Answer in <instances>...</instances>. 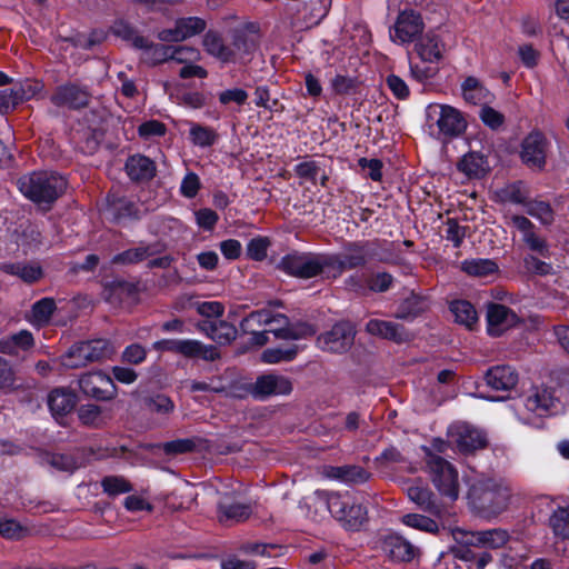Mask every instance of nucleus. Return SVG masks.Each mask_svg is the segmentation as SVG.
Masks as SVG:
<instances>
[{
	"label": "nucleus",
	"instance_id": "54",
	"mask_svg": "<svg viewBox=\"0 0 569 569\" xmlns=\"http://www.w3.org/2000/svg\"><path fill=\"white\" fill-rule=\"evenodd\" d=\"M46 461L60 471L73 472L78 468V462L73 456L67 453L47 455Z\"/></svg>",
	"mask_w": 569,
	"mask_h": 569
},
{
	"label": "nucleus",
	"instance_id": "13",
	"mask_svg": "<svg viewBox=\"0 0 569 569\" xmlns=\"http://www.w3.org/2000/svg\"><path fill=\"white\" fill-rule=\"evenodd\" d=\"M355 331L349 322H338L329 331L317 338L318 347L328 352L343 353L350 349Z\"/></svg>",
	"mask_w": 569,
	"mask_h": 569
},
{
	"label": "nucleus",
	"instance_id": "44",
	"mask_svg": "<svg viewBox=\"0 0 569 569\" xmlns=\"http://www.w3.org/2000/svg\"><path fill=\"white\" fill-rule=\"evenodd\" d=\"M299 352V347L297 345H290L288 347H276L266 349L261 359L266 363H279V362H288L293 360Z\"/></svg>",
	"mask_w": 569,
	"mask_h": 569
},
{
	"label": "nucleus",
	"instance_id": "31",
	"mask_svg": "<svg viewBox=\"0 0 569 569\" xmlns=\"http://www.w3.org/2000/svg\"><path fill=\"white\" fill-rule=\"evenodd\" d=\"M553 401L549 390L536 388L525 398L523 405L528 411L543 416L553 407Z\"/></svg>",
	"mask_w": 569,
	"mask_h": 569
},
{
	"label": "nucleus",
	"instance_id": "57",
	"mask_svg": "<svg viewBox=\"0 0 569 569\" xmlns=\"http://www.w3.org/2000/svg\"><path fill=\"white\" fill-rule=\"evenodd\" d=\"M147 358V350L139 343H132L124 348L121 359L130 365H140Z\"/></svg>",
	"mask_w": 569,
	"mask_h": 569
},
{
	"label": "nucleus",
	"instance_id": "3",
	"mask_svg": "<svg viewBox=\"0 0 569 569\" xmlns=\"http://www.w3.org/2000/svg\"><path fill=\"white\" fill-rule=\"evenodd\" d=\"M18 187L33 202L52 203L64 192L67 181L56 172L40 171L21 177Z\"/></svg>",
	"mask_w": 569,
	"mask_h": 569
},
{
	"label": "nucleus",
	"instance_id": "48",
	"mask_svg": "<svg viewBox=\"0 0 569 569\" xmlns=\"http://www.w3.org/2000/svg\"><path fill=\"white\" fill-rule=\"evenodd\" d=\"M526 211L529 216L538 219L542 224H551L555 219L551 206L542 200H532L526 203Z\"/></svg>",
	"mask_w": 569,
	"mask_h": 569
},
{
	"label": "nucleus",
	"instance_id": "5",
	"mask_svg": "<svg viewBox=\"0 0 569 569\" xmlns=\"http://www.w3.org/2000/svg\"><path fill=\"white\" fill-rule=\"evenodd\" d=\"M329 253H290L284 256L279 262V268L286 273L301 278L310 279L322 276L326 279L332 278Z\"/></svg>",
	"mask_w": 569,
	"mask_h": 569
},
{
	"label": "nucleus",
	"instance_id": "40",
	"mask_svg": "<svg viewBox=\"0 0 569 569\" xmlns=\"http://www.w3.org/2000/svg\"><path fill=\"white\" fill-rule=\"evenodd\" d=\"M143 407L151 413L169 417L174 411V402L163 393H157L143 398Z\"/></svg>",
	"mask_w": 569,
	"mask_h": 569
},
{
	"label": "nucleus",
	"instance_id": "27",
	"mask_svg": "<svg viewBox=\"0 0 569 569\" xmlns=\"http://www.w3.org/2000/svg\"><path fill=\"white\" fill-rule=\"evenodd\" d=\"M48 407L54 417H63L76 406V395L66 388H56L48 395Z\"/></svg>",
	"mask_w": 569,
	"mask_h": 569
},
{
	"label": "nucleus",
	"instance_id": "50",
	"mask_svg": "<svg viewBox=\"0 0 569 569\" xmlns=\"http://www.w3.org/2000/svg\"><path fill=\"white\" fill-rule=\"evenodd\" d=\"M360 82L355 77L337 74L331 80V88L336 94L348 96L358 91Z\"/></svg>",
	"mask_w": 569,
	"mask_h": 569
},
{
	"label": "nucleus",
	"instance_id": "60",
	"mask_svg": "<svg viewBox=\"0 0 569 569\" xmlns=\"http://www.w3.org/2000/svg\"><path fill=\"white\" fill-rule=\"evenodd\" d=\"M479 117L486 126L493 130L500 128L505 122L503 114L487 104L482 106Z\"/></svg>",
	"mask_w": 569,
	"mask_h": 569
},
{
	"label": "nucleus",
	"instance_id": "55",
	"mask_svg": "<svg viewBox=\"0 0 569 569\" xmlns=\"http://www.w3.org/2000/svg\"><path fill=\"white\" fill-rule=\"evenodd\" d=\"M22 100L21 90L6 89L0 92V113L13 110Z\"/></svg>",
	"mask_w": 569,
	"mask_h": 569
},
{
	"label": "nucleus",
	"instance_id": "38",
	"mask_svg": "<svg viewBox=\"0 0 569 569\" xmlns=\"http://www.w3.org/2000/svg\"><path fill=\"white\" fill-rule=\"evenodd\" d=\"M461 270L469 276L482 278L497 273L499 267L492 259L476 258L462 261Z\"/></svg>",
	"mask_w": 569,
	"mask_h": 569
},
{
	"label": "nucleus",
	"instance_id": "12",
	"mask_svg": "<svg viewBox=\"0 0 569 569\" xmlns=\"http://www.w3.org/2000/svg\"><path fill=\"white\" fill-rule=\"evenodd\" d=\"M79 388L88 397L111 400L117 396V386L103 371H91L80 376Z\"/></svg>",
	"mask_w": 569,
	"mask_h": 569
},
{
	"label": "nucleus",
	"instance_id": "6",
	"mask_svg": "<svg viewBox=\"0 0 569 569\" xmlns=\"http://www.w3.org/2000/svg\"><path fill=\"white\" fill-rule=\"evenodd\" d=\"M426 465L431 481L440 495L455 501L459 497V476L457 469L442 457L423 447Z\"/></svg>",
	"mask_w": 569,
	"mask_h": 569
},
{
	"label": "nucleus",
	"instance_id": "22",
	"mask_svg": "<svg viewBox=\"0 0 569 569\" xmlns=\"http://www.w3.org/2000/svg\"><path fill=\"white\" fill-rule=\"evenodd\" d=\"M322 476L348 485H361L370 479L371 473L358 465L325 466Z\"/></svg>",
	"mask_w": 569,
	"mask_h": 569
},
{
	"label": "nucleus",
	"instance_id": "9",
	"mask_svg": "<svg viewBox=\"0 0 569 569\" xmlns=\"http://www.w3.org/2000/svg\"><path fill=\"white\" fill-rule=\"evenodd\" d=\"M152 348L159 352H173L190 359L214 361L220 358L217 347L194 339H161L153 342Z\"/></svg>",
	"mask_w": 569,
	"mask_h": 569
},
{
	"label": "nucleus",
	"instance_id": "61",
	"mask_svg": "<svg viewBox=\"0 0 569 569\" xmlns=\"http://www.w3.org/2000/svg\"><path fill=\"white\" fill-rule=\"evenodd\" d=\"M200 187L201 183L198 174L188 172L181 181L180 192L183 197L192 199L197 196Z\"/></svg>",
	"mask_w": 569,
	"mask_h": 569
},
{
	"label": "nucleus",
	"instance_id": "23",
	"mask_svg": "<svg viewBox=\"0 0 569 569\" xmlns=\"http://www.w3.org/2000/svg\"><path fill=\"white\" fill-rule=\"evenodd\" d=\"M232 54L230 62H244L258 48V36L247 30H234L229 44Z\"/></svg>",
	"mask_w": 569,
	"mask_h": 569
},
{
	"label": "nucleus",
	"instance_id": "19",
	"mask_svg": "<svg viewBox=\"0 0 569 569\" xmlns=\"http://www.w3.org/2000/svg\"><path fill=\"white\" fill-rule=\"evenodd\" d=\"M451 437L456 447L462 453H471L487 446L483 432L469 425L455 427Z\"/></svg>",
	"mask_w": 569,
	"mask_h": 569
},
{
	"label": "nucleus",
	"instance_id": "45",
	"mask_svg": "<svg viewBox=\"0 0 569 569\" xmlns=\"http://www.w3.org/2000/svg\"><path fill=\"white\" fill-rule=\"evenodd\" d=\"M270 332H273L277 338L280 339H301L311 337L317 332V328L310 323H297L292 328H286L282 326L278 329H271Z\"/></svg>",
	"mask_w": 569,
	"mask_h": 569
},
{
	"label": "nucleus",
	"instance_id": "16",
	"mask_svg": "<svg viewBox=\"0 0 569 569\" xmlns=\"http://www.w3.org/2000/svg\"><path fill=\"white\" fill-rule=\"evenodd\" d=\"M519 322L517 313L503 305L490 303L487 308V330L491 337H500Z\"/></svg>",
	"mask_w": 569,
	"mask_h": 569
},
{
	"label": "nucleus",
	"instance_id": "39",
	"mask_svg": "<svg viewBox=\"0 0 569 569\" xmlns=\"http://www.w3.org/2000/svg\"><path fill=\"white\" fill-rule=\"evenodd\" d=\"M458 169L469 178H480L486 173L487 161L479 152H469L459 161Z\"/></svg>",
	"mask_w": 569,
	"mask_h": 569
},
{
	"label": "nucleus",
	"instance_id": "15",
	"mask_svg": "<svg viewBox=\"0 0 569 569\" xmlns=\"http://www.w3.org/2000/svg\"><path fill=\"white\" fill-rule=\"evenodd\" d=\"M383 553L393 562H410L419 550L409 540L398 533H388L381 538Z\"/></svg>",
	"mask_w": 569,
	"mask_h": 569
},
{
	"label": "nucleus",
	"instance_id": "58",
	"mask_svg": "<svg viewBox=\"0 0 569 569\" xmlns=\"http://www.w3.org/2000/svg\"><path fill=\"white\" fill-rule=\"evenodd\" d=\"M247 99H248L247 91L243 89H240V88L228 89V90L221 91L218 94V100L223 106H228L230 103H236L238 106H242L246 103Z\"/></svg>",
	"mask_w": 569,
	"mask_h": 569
},
{
	"label": "nucleus",
	"instance_id": "8",
	"mask_svg": "<svg viewBox=\"0 0 569 569\" xmlns=\"http://www.w3.org/2000/svg\"><path fill=\"white\" fill-rule=\"evenodd\" d=\"M377 254L376 243L372 241H355L346 244L340 254H330L332 279L338 278L346 269H356L366 266Z\"/></svg>",
	"mask_w": 569,
	"mask_h": 569
},
{
	"label": "nucleus",
	"instance_id": "7",
	"mask_svg": "<svg viewBox=\"0 0 569 569\" xmlns=\"http://www.w3.org/2000/svg\"><path fill=\"white\" fill-rule=\"evenodd\" d=\"M426 121L430 133L438 138L457 137L466 129V120L460 111L447 104H429Z\"/></svg>",
	"mask_w": 569,
	"mask_h": 569
},
{
	"label": "nucleus",
	"instance_id": "37",
	"mask_svg": "<svg viewBox=\"0 0 569 569\" xmlns=\"http://www.w3.org/2000/svg\"><path fill=\"white\" fill-rule=\"evenodd\" d=\"M0 270L12 276H17L26 282L32 283L42 277V269L38 264L1 263Z\"/></svg>",
	"mask_w": 569,
	"mask_h": 569
},
{
	"label": "nucleus",
	"instance_id": "51",
	"mask_svg": "<svg viewBox=\"0 0 569 569\" xmlns=\"http://www.w3.org/2000/svg\"><path fill=\"white\" fill-rule=\"evenodd\" d=\"M103 491L109 496H117L127 493L132 490L131 483L123 477L120 476H108L101 481Z\"/></svg>",
	"mask_w": 569,
	"mask_h": 569
},
{
	"label": "nucleus",
	"instance_id": "11",
	"mask_svg": "<svg viewBox=\"0 0 569 569\" xmlns=\"http://www.w3.org/2000/svg\"><path fill=\"white\" fill-rule=\"evenodd\" d=\"M425 29L422 17L412 9H406L399 12L392 28H390V39L398 44H407L417 40Z\"/></svg>",
	"mask_w": 569,
	"mask_h": 569
},
{
	"label": "nucleus",
	"instance_id": "24",
	"mask_svg": "<svg viewBox=\"0 0 569 569\" xmlns=\"http://www.w3.org/2000/svg\"><path fill=\"white\" fill-rule=\"evenodd\" d=\"M485 380L493 390L508 391L518 383V373L510 366H496L486 372Z\"/></svg>",
	"mask_w": 569,
	"mask_h": 569
},
{
	"label": "nucleus",
	"instance_id": "2",
	"mask_svg": "<svg viewBox=\"0 0 569 569\" xmlns=\"http://www.w3.org/2000/svg\"><path fill=\"white\" fill-rule=\"evenodd\" d=\"M315 495L319 500L326 502L331 516L345 529L357 531L367 521V509L349 493L317 490Z\"/></svg>",
	"mask_w": 569,
	"mask_h": 569
},
{
	"label": "nucleus",
	"instance_id": "25",
	"mask_svg": "<svg viewBox=\"0 0 569 569\" xmlns=\"http://www.w3.org/2000/svg\"><path fill=\"white\" fill-rule=\"evenodd\" d=\"M415 49L422 61L435 63L441 60L445 44L439 36L430 31L416 41Z\"/></svg>",
	"mask_w": 569,
	"mask_h": 569
},
{
	"label": "nucleus",
	"instance_id": "18",
	"mask_svg": "<svg viewBox=\"0 0 569 569\" xmlns=\"http://www.w3.org/2000/svg\"><path fill=\"white\" fill-rule=\"evenodd\" d=\"M251 513L250 505L237 501L228 495L222 496L217 506V518L220 523L227 526L243 522Z\"/></svg>",
	"mask_w": 569,
	"mask_h": 569
},
{
	"label": "nucleus",
	"instance_id": "26",
	"mask_svg": "<svg viewBox=\"0 0 569 569\" xmlns=\"http://www.w3.org/2000/svg\"><path fill=\"white\" fill-rule=\"evenodd\" d=\"M164 250L163 244L154 242L150 244H141L136 248H130L116 254L111 262L113 264H133L139 263L151 256L161 253Z\"/></svg>",
	"mask_w": 569,
	"mask_h": 569
},
{
	"label": "nucleus",
	"instance_id": "28",
	"mask_svg": "<svg viewBox=\"0 0 569 569\" xmlns=\"http://www.w3.org/2000/svg\"><path fill=\"white\" fill-rule=\"evenodd\" d=\"M126 171L131 180L148 181L156 174V164L146 156L134 154L128 158Z\"/></svg>",
	"mask_w": 569,
	"mask_h": 569
},
{
	"label": "nucleus",
	"instance_id": "43",
	"mask_svg": "<svg viewBox=\"0 0 569 569\" xmlns=\"http://www.w3.org/2000/svg\"><path fill=\"white\" fill-rule=\"evenodd\" d=\"M189 136L191 142L201 148L213 146L219 137L214 129L196 122L190 123Z\"/></svg>",
	"mask_w": 569,
	"mask_h": 569
},
{
	"label": "nucleus",
	"instance_id": "46",
	"mask_svg": "<svg viewBox=\"0 0 569 569\" xmlns=\"http://www.w3.org/2000/svg\"><path fill=\"white\" fill-rule=\"evenodd\" d=\"M78 418L82 425L93 428H100L107 422L101 408L92 403L82 405L78 410Z\"/></svg>",
	"mask_w": 569,
	"mask_h": 569
},
{
	"label": "nucleus",
	"instance_id": "52",
	"mask_svg": "<svg viewBox=\"0 0 569 569\" xmlns=\"http://www.w3.org/2000/svg\"><path fill=\"white\" fill-rule=\"evenodd\" d=\"M177 23L183 34V40L201 33L207 27L206 21L199 17L180 18Z\"/></svg>",
	"mask_w": 569,
	"mask_h": 569
},
{
	"label": "nucleus",
	"instance_id": "64",
	"mask_svg": "<svg viewBox=\"0 0 569 569\" xmlns=\"http://www.w3.org/2000/svg\"><path fill=\"white\" fill-rule=\"evenodd\" d=\"M526 269L535 274L547 276L552 271V266L546 261L540 260L536 256L528 254L523 259Z\"/></svg>",
	"mask_w": 569,
	"mask_h": 569
},
{
	"label": "nucleus",
	"instance_id": "41",
	"mask_svg": "<svg viewBox=\"0 0 569 569\" xmlns=\"http://www.w3.org/2000/svg\"><path fill=\"white\" fill-rule=\"evenodd\" d=\"M450 311L458 323L472 328L478 321V315L475 307L467 300H455L450 303Z\"/></svg>",
	"mask_w": 569,
	"mask_h": 569
},
{
	"label": "nucleus",
	"instance_id": "56",
	"mask_svg": "<svg viewBox=\"0 0 569 569\" xmlns=\"http://www.w3.org/2000/svg\"><path fill=\"white\" fill-rule=\"evenodd\" d=\"M393 283V277L388 272H378L367 279L369 290L373 292H386Z\"/></svg>",
	"mask_w": 569,
	"mask_h": 569
},
{
	"label": "nucleus",
	"instance_id": "29",
	"mask_svg": "<svg viewBox=\"0 0 569 569\" xmlns=\"http://www.w3.org/2000/svg\"><path fill=\"white\" fill-rule=\"evenodd\" d=\"M34 346V339L30 331L20 330L17 333L0 339V352L17 356L21 351H28Z\"/></svg>",
	"mask_w": 569,
	"mask_h": 569
},
{
	"label": "nucleus",
	"instance_id": "14",
	"mask_svg": "<svg viewBox=\"0 0 569 569\" xmlns=\"http://www.w3.org/2000/svg\"><path fill=\"white\" fill-rule=\"evenodd\" d=\"M91 99V94L86 87L73 82H68L56 88L50 100L57 107L69 109L86 108Z\"/></svg>",
	"mask_w": 569,
	"mask_h": 569
},
{
	"label": "nucleus",
	"instance_id": "34",
	"mask_svg": "<svg viewBox=\"0 0 569 569\" xmlns=\"http://www.w3.org/2000/svg\"><path fill=\"white\" fill-rule=\"evenodd\" d=\"M56 309V302L52 298H42L33 303L30 315L28 316V321L32 326L39 328L44 327L50 322Z\"/></svg>",
	"mask_w": 569,
	"mask_h": 569
},
{
	"label": "nucleus",
	"instance_id": "59",
	"mask_svg": "<svg viewBox=\"0 0 569 569\" xmlns=\"http://www.w3.org/2000/svg\"><path fill=\"white\" fill-rule=\"evenodd\" d=\"M269 240L267 238L251 239L247 246V254L249 258L261 261L267 257Z\"/></svg>",
	"mask_w": 569,
	"mask_h": 569
},
{
	"label": "nucleus",
	"instance_id": "42",
	"mask_svg": "<svg viewBox=\"0 0 569 569\" xmlns=\"http://www.w3.org/2000/svg\"><path fill=\"white\" fill-rule=\"evenodd\" d=\"M207 335L220 345L230 343L237 337V328L223 320L210 322Z\"/></svg>",
	"mask_w": 569,
	"mask_h": 569
},
{
	"label": "nucleus",
	"instance_id": "32",
	"mask_svg": "<svg viewBox=\"0 0 569 569\" xmlns=\"http://www.w3.org/2000/svg\"><path fill=\"white\" fill-rule=\"evenodd\" d=\"M112 33L136 49L141 50L151 47V41L141 36L133 26L126 21H117L112 27Z\"/></svg>",
	"mask_w": 569,
	"mask_h": 569
},
{
	"label": "nucleus",
	"instance_id": "21",
	"mask_svg": "<svg viewBox=\"0 0 569 569\" xmlns=\"http://www.w3.org/2000/svg\"><path fill=\"white\" fill-rule=\"evenodd\" d=\"M366 331L395 343H403L410 340L409 331L402 325L393 321L371 319L366 323Z\"/></svg>",
	"mask_w": 569,
	"mask_h": 569
},
{
	"label": "nucleus",
	"instance_id": "33",
	"mask_svg": "<svg viewBox=\"0 0 569 569\" xmlns=\"http://www.w3.org/2000/svg\"><path fill=\"white\" fill-rule=\"evenodd\" d=\"M408 497L423 511H427L433 516L441 515V506L437 502L433 493L428 488L411 486L408 488Z\"/></svg>",
	"mask_w": 569,
	"mask_h": 569
},
{
	"label": "nucleus",
	"instance_id": "63",
	"mask_svg": "<svg viewBox=\"0 0 569 569\" xmlns=\"http://www.w3.org/2000/svg\"><path fill=\"white\" fill-rule=\"evenodd\" d=\"M386 83L397 99L405 100L409 97V87L399 76L389 74L386 79Z\"/></svg>",
	"mask_w": 569,
	"mask_h": 569
},
{
	"label": "nucleus",
	"instance_id": "4",
	"mask_svg": "<svg viewBox=\"0 0 569 569\" xmlns=\"http://www.w3.org/2000/svg\"><path fill=\"white\" fill-rule=\"evenodd\" d=\"M114 345L103 338L80 341L72 345L68 351L62 355L61 363L69 369L87 367L93 362H103L116 355Z\"/></svg>",
	"mask_w": 569,
	"mask_h": 569
},
{
	"label": "nucleus",
	"instance_id": "30",
	"mask_svg": "<svg viewBox=\"0 0 569 569\" xmlns=\"http://www.w3.org/2000/svg\"><path fill=\"white\" fill-rule=\"evenodd\" d=\"M463 99L473 106H483L491 101L492 94L475 77H468L461 84Z\"/></svg>",
	"mask_w": 569,
	"mask_h": 569
},
{
	"label": "nucleus",
	"instance_id": "17",
	"mask_svg": "<svg viewBox=\"0 0 569 569\" xmlns=\"http://www.w3.org/2000/svg\"><path fill=\"white\" fill-rule=\"evenodd\" d=\"M510 220L512 226L521 232L522 241L529 250L543 258L550 257L551 252L549 243L545 238L536 232L535 224L528 218L515 214L511 216Z\"/></svg>",
	"mask_w": 569,
	"mask_h": 569
},
{
	"label": "nucleus",
	"instance_id": "47",
	"mask_svg": "<svg viewBox=\"0 0 569 569\" xmlns=\"http://www.w3.org/2000/svg\"><path fill=\"white\" fill-rule=\"evenodd\" d=\"M555 536L569 539V507H559L549 519Z\"/></svg>",
	"mask_w": 569,
	"mask_h": 569
},
{
	"label": "nucleus",
	"instance_id": "36",
	"mask_svg": "<svg viewBox=\"0 0 569 569\" xmlns=\"http://www.w3.org/2000/svg\"><path fill=\"white\" fill-rule=\"evenodd\" d=\"M204 50L221 62L228 63L232 60L230 47L223 43L222 38L218 32L208 31L202 40Z\"/></svg>",
	"mask_w": 569,
	"mask_h": 569
},
{
	"label": "nucleus",
	"instance_id": "53",
	"mask_svg": "<svg viewBox=\"0 0 569 569\" xmlns=\"http://www.w3.org/2000/svg\"><path fill=\"white\" fill-rule=\"evenodd\" d=\"M28 528L21 526L14 519L0 520V535L6 539L19 540L28 535Z\"/></svg>",
	"mask_w": 569,
	"mask_h": 569
},
{
	"label": "nucleus",
	"instance_id": "10",
	"mask_svg": "<svg viewBox=\"0 0 569 569\" xmlns=\"http://www.w3.org/2000/svg\"><path fill=\"white\" fill-rule=\"evenodd\" d=\"M549 149L550 141L546 134L542 131L535 129L522 139L519 157L527 168L535 171H541L546 167Z\"/></svg>",
	"mask_w": 569,
	"mask_h": 569
},
{
	"label": "nucleus",
	"instance_id": "62",
	"mask_svg": "<svg viewBox=\"0 0 569 569\" xmlns=\"http://www.w3.org/2000/svg\"><path fill=\"white\" fill-rule=\"evenodd\" d=\"M194 448L196 441L193 439H177L163 443V451L167 455L191 452Z\"/></svg>",
	"mask_w": 569,
	"mask_h": 569
},
{
	"label": "nucleus",
	"instance_id": "49",
	"mask_svg": "<svg viewBox=\"0 0 569 569\" xmlns=\"http://www.w3.org/2000/svg\"><path fill=\"white\" fill-rule=\"evenodd\" d=\"M401 522L408 527L430 533H436L439 530V527L433 519L418 513H407L402 516Z\"/></svg>",
	"mask_w": 569,
	"mask_h": 569
},
{
	"label": "nucleus",
	"instance_id": "1",
	"mask_svg": "<svg viewBox=\"0 0 569 569\" xmlns=\"http://www.w3.org/2000/svg\"><path fill=\"white\" fill-rule=\"evenodd\" d=\"M473 507L483 516L491 517L503 512L511 499V488L502 480L483 479L470 490Z\"/></svg>",
	"mask_w": 569,
	"mask_h": 569
},
{
	"label": "nucleus",
	"instance_id": "35",
	"mask_svg": "<svg viewBox=\"0 0 569 569\" xmlns=\"http://www.w3.org/2000/svg\"><path fill=\"white\" fill-rule=\"evenodd\" d=\"M273 322H277L279 326H287L288 318L282 313L272 315L269 310H258L252 311L248 317H246L241 322V328L243 330H249L254 326H269Z\"/></svg>",
	"mask_w": 569,
	"mask_h": 569
},
{
	"label": "nucleus",
	"instance_id": "20",
	"mask_svg": "<svg viewBox=\"0 0 569 569\" xmlns=\"http://www.w3.org/2000/svg\"><path fill=\"white\" fill-rule=\"evenodd\" d=\"M291 391V381L287 377L279 375H264L259 377L252 389L253 396L261 399L270 396L289 395Z\"/></svg>",
	"mask_w": 569,
	"mask_h": 569
}]
</instances>
